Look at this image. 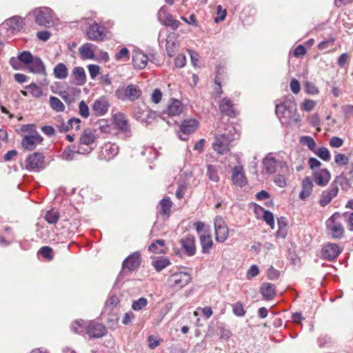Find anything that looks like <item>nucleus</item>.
Masks as SVG:
<instances>
[{
    "label": "nucleus",
    "instance_id": "20e7f679",
    "mask_svg": "<svg viewBox=\"0 0 353 353\" xmlns=\"http://www.w3.org/2000/svg\"><path fill=\"white\" fill-rule=\"evenodd\" d=\"M142 91L140 88L134 84L128 86H119L115 91V96L119 100L134 101L140 98Z\"/></svg>",
    "mask_w": 353,
    "mask_h": 353
},
{
    "label": "nucleus",
    "instance_id": "4d7b16f0",
    "mask_svg": "<svg viewBox=\"0 0 353 353\" xmlns=\"http://www.w3.org/2000/svg\"><path fill=\"white\" fill-rule=\"evenodd\" d=\"M209 179L213 181H218L219 179V177L217 174L216 170L215 169V167L212 165H208V172H207Z\"/></svg>",
    "mask_w": 353,
    "mask_h": 353
},
{
    "label": "nucleus",
    "instance_id": "4468645a",
    "mask_svg": "<svg viewBox=\"0 0 353 353\" xmlns=\"http://www.w3.org/2000/svg\"><path fill=\"white\" fill-rule=\"evenodd\" d=\"M85 332L90 338H101L106 334L107 330L101 323L91 321L86 325Z\"/></svg>",
    "mask_w": 353,
    "mask_h": 353
},
{
    "label": "nucleus",
    "instance_id": "f257e3e1",
    "mask_svg": "<svg viewBox=\"0 0 353 353\" xmlns=\"http://www.w3.org/2000/svg\"><path fill=\"white\" fill-rule=\"evenodd\" d=\"M275 112L283 125H299L302 119L297 112V105L293 97H290L283 103L277 104Z\"/></svg>",
    "mask_w": 353,
    "mask_h": 353
},
{
    "label": "nucleus",
    "instance_id": "5fc2aeb1",
    "mask_svg": "<svg viewBox=\"0 0 353 353\" xmlns=\"http://www.w3.org/2000/svg\"><path fill=\"white\" fill-rule=\"evenodd\" d=\"M119 303V299L117 296L114 294H111L108 299L106 301L105 305L106 307H109L110 310H112Z\"/></svg>",
    "mask_w": 353,
    "mask_h": 353
},
{
    "label": "nucleus",
    "instance_id": "a19ab883",
    "mask_svg": "<svg viewBox=\"0 0 353 353\" xmlns=\"http://www.w3.org/2000/svg\"><path fill=\"white\" fill-rule=\"evenodd\" d=\"M50 105L51 108L58 112H63L65 110V105L61 101L56 97H50Z\"/></svg>",
    "mask_w": 353,
    "mask_h": 353
},
{
    "label": "nucleus",
    "instance_id": "8fccbe9b",
    "mask_svg": "<svg viewBox=\"0 0 353 353\" xmlns=\"http://www.w3.org/2000/svg\"><path fill=\"white\" fill-rule=\"evenodd\" d=\"M77 153H83V152H81L80 150L75 152L71 150L70 148H67L61 154V158L65 161H72L74 159V156Z\"/></svg>",
    "mask_w": 353,
    "mask_h": 353
},
{
    "label": "nucleus",
    "instance_id": "37998d69",
    "mask_svg": "<svg viewBox=\"0 0 353 353\" xmlns=\"http://www.w3.org/2000/svg\"><path fill=\"white\" fill-rule=\"evenodd\" d=\"M314 153L323 161H328L331 159V154L329 150L325 147H321L314 152Z\"/></svg>",
    "mask_w": 353,
    "mask_h": 353
},
{
    "label": "nucleus",
    "instance_id": "f704fd0d",
    "mask_svg": "<svg viewBox=\"0 0 353 353\" xmlns=\"http://www.w3.org/2000/svg\"><path fill=\"white\" fill-rule=\"evenodd\" d=\"M201 245L202 247V252L203 253H208L213 245V241L210 234H203L199 237Z\"/></svg>",
    "mask_w": 353,
    "mask_h": 353
},
{
    "label": "nucleus",
    "instance_id": "e2e57ef3",
    "mask_svg": "<svg viewBox=\"0 0 353 353\" xmlns=\"http://www.w3.org/2000/svg\"><path fill=\"white\" fill-rule=\"evenodd\" d=\"M165 25L170 26L174 30H176L179 28L180 22L174 19L172 15H168L165 19Z\"/></svg>",
    "mask_w": 353,
    "mask_h": 353
},
{
    "label": "nucleus",
    "instance_id": "338daca9",
    "mask_svg": "<svg viewBox=\"0 0 353 353\" xmlns=\"http://www.w3.org/2000/svg\"><path fill=\"white\" fill-rule=\"evenodd\" d=\"M88 71L91 79H94L99 74L100 67L97 65L90 64L88 65Z\"/></svg>",
    "mask_w": 353,
    "mask_h": 353
},
{
    "label": "nucleus",
    "instance_id": "cd10ccee",
    "mask_svg": "<svg viewBox=\"0 0 353 353\" xmlns=\"http://www.w3.org/2000/svg\"><path fill=\"white\" fill-rule=\"evenodd\" d=\"M220 111L229 117H234L236 115L234 104L228 98H224L219 104Z\"/></svg>",
    "mask_w": 353,
    "mask_h": 353
},
{
    "label": "nucleus",
    "instance_id": "bb28decb",
    "mask_svg": "<svg viewBox=\"0 0 353 353\" xmlns=\"http://www.w3.org/2000/svg\"><path fill=\"white\" fill-rule=\"evenodd\" d=\"M312 179L310 176H305L301 183V191L299 194V198L302 200L309 197L313 190Z\"/></svg>",
    "mask_w": 353,
    "mask_h": 353
},
{
    "label": "nucleus",
    "instance_id": "864d4df0",
    "mask_svg": "<svg viewBox=\"0 0 353 353\" xmlns=\"http://www.w3.org/2000/svg\"><path fill=\"white\" fill-rule=\"evenodd\" d=\"M263 219L271 227V228L273 229L274 225V218L273 214L268 210H263Z\"/></svg>",
    "mask_w": 353,
    "mask_h": 353
},
{
    "label": "nucleus",
    "instance_id": "412c9836",
    "mask_svg": "<svg viewBox=\"0 0 353 353\" xmlns=\"http://www.w3.org/2000/svg\"><path fill=\"white\" fill-rule=\"evenodd\" d=\"M141 263L140 253L135 252L128 256L123 262V270L133 271L136 270Z\"/></svg>",
    "mask_w": 353,
    "mask_h": 353
},
{
    "label": "nucleus",
    "instance_id": "72a5a7b5",
    "mask_svg": "<svg viewBox=\"0 0 353 353\" xmlns=\"http://www.w3.org/2000/svg\"><path fill=\"white\" fill-rule=\"evenodd\" d=\"M53 74L58 79H65L68 75V69L64 63H59L54 68Z\"/></svg>",
    "mask_w": 353,
    "mask_h": 353
},
{
    "label": "nucleus",
    "instance_id": "f8f14e48",
    "mask_svg": "<svg viewBox=\"0 0 353 353\" xmlns=\"http://www.w3.org/2000/svg\"><path fill=\"white\" fill-rule=\"evenodd\" d=\"M43 139L41 134L37 131H34L32 134L23 136L21 141V145L24 150L31 151L42 143Z\"/></svg>",
    "mask_w": 353,
    "mask_h": 353
},
{
    "label": "nucleus",
    "instance_id": "6e6552de",
    "mask_svg": "<svg viewBox=\"0 0 353 353\" xmlns=\"http://www.w3.org/2000/svg\"><path fill=\"white\" fill-rule=\"evenodd\" d=\"M191 281V276L190 274L179 272L172 274L168 278V283L170 286L176 290L181 289L187 285Z\"/></svg>",
    "mask_w": 353,
    "mask_h": 353
},
{
    "label": "nucleus",
    "instance_id": "9b49d317",
    "mask_svg": "<svg viewBox=\"0 0 353 353\" xmlns=\"http://www.w3.org/2000/svg\"><path fill=\"white\" fill-rule=\"evenodd\" d=\"M215 239L216 241L223 243L228 236V228L225 221L221 216H216L214 221Z\"/></svg>",
    "mask_w": 353,
    "mask_h": 353
},
{
    "label": "nucleus",
    "instance_id": "49530a36",
    "mask_svg": "<svg viewBox=\"0 0 353 353\" xmlns=\"http://www.w3.org/2000/svg\"><path fill=\"white\" fill-rule=\"evenodd\" d=\"M26 89L35 98H39L43 94V90L41 88L36 85L35 83H31L30 85L26 87Z\"/></svg>",
    "mask_w": 353,
    "mask_h": 353
},
{
    "label": "nucleus",
    "instance_id": "423d86ee",
    "mask_svg": "<svg viewBox=\"0 0 353 353\" xmlns=\"http://www.w3.org/2000/svg\"><path fill=\"white\" fill-rule=\"evenodd\" d=\"M263 170L268 174H272L276 172L278 168L284 172H289L287 163L284 161L276 159L272 154H268L262 161Z\"/></svg>",
    "mask_w": 353,
    "mask_h": 353
},
{
    "label": "nucleus",
    "instance_id": "3c124183",
    "mask_svg": "<svg viewBox=\"0 0 353 353\" xmlns=\"http://www.w3.org/2000/svg\"><path fill=\"white\" fill-rule=\"evenodd\" d=\"M282 174H278L274 176V181L276 185L280 188H284L286 185V176L285 174L288 172H284L281 170Z\"/></svg>",
    "mask_w": 353,
    "mask_h": 353
},
{
    "label": "nucleus",
    "instance_id": "a878e982",
    "mask_svg": "<svg viewBox=\"0 0 353 353\" xmlns=\"http://www.w3.org/2000/svg\"><path fill=\"white\" fill-rule=\"evenodd\" d=\"M183 110V105L181 101L171 99L167 105L166 112L168 115L178 116Z\"/></svg>",
    "mask_w": 353,
    "mask_h": 353
},
{
    "label": "nucleus",
    "instance_id": "ea45409f",
    "mask_svg": "<svg viewBox=\"0 0 353 353\" xmlns=\"http://www.w3.org/2000/svg\"><path fill=\"white\" fill-rule=\"evenodd\" d=\"M80 123L81 120L77 118H72L68 120L66 124H63L61 125V131H68L69 130L74 129L78 130L80 129Z\"/></svg>",
    "mask_w": 353,
    "mask_h": 353
},
{
    "label": "nucleus",
    "instance_id": "39448f33",
    "mask_svg": "<svg viewBox=\"0 0 353 353\" xmlns=\"http://www.w3.org/2000/svg\"><path fill=\"white\" fill-rule=\"evenodd\" d=\"M36 23L44 27H50L54 23L55 16L52 10L48 7L38 8L33 10Z\"/></svg>",
    "mask_w": 353,
    "mask_h": 353
},
{
    "label": "nucleus",
    "instance_id": "0eeeda50",
    "mask_svg": "<svg viewBox=\"0 0 353 353\" xmlns=\"http://www.w3.org/2000/svg\"><path fill=\"white\" fill-rule=\"evenodd\" d=\"M133 117L140 123L148 125L156 118V113L144 104L134 108Z\"/></svg>",
    "mask_w": 353,
    "mask_h": 353
},
{
    "label": "nucleus",
    "instance_id": "f03ea898",
    "mask_svg": "<svg viewBox=\"0 0 353 353\" xmlns=\"http://www.w3.org/2000/svg\"><path fill=\"white\" fill-rule=\"evenodd\" d=\"M238 136L235 128L231 125H228L223 133L214 136L212 144L213 150L220 155L228 153L231 149L232 142L237 139Z\"/></svg>",
    "mask_w": 353,
    "mask_h": 353
},
{
    "label": "nucleus",
    "instance_id": "de8ad7c7",
    "mask_svg": "<svg viewBox=\"0 0 353 353\" xmlns=\"http://www.w3.org/2000/svg\"><path fill=\"white\" fill-rule=\"evenodd\" d=\"M332 183H335L336 185L337 184H339L343 190H346L350 187V183L349 180L343 174H341L336 176Z\"/></svg>",
    "mask_w": 353,
    "mask_h": 353
},
{
    "label": "nucleus",
    "instance_id": "69168bd1",
    "mask_svg": "<svg viewBox=\"0 0 353 353\" xmlns=\"http://www.w3.org/2000/svg\"><path fill=\"white\" fill-rule=\"evenodd\" d=\"M162 99V92L159 88H156L153 90L151 95V100L153 103L157 104Z\"/></svg>",
    "mask_w": 353,
    "mask_h": 353
},
{
    "label": "nucleus",
    "instance_id": "603ef678",
    "mask_svg": "<svg viewBox=\"0 0 353 353\" xmlns=\"http://www.w3.org/2000/svg\"><path fill=\"white\" fill-rule=\"evenodd\" d=\"M148 305V300L141 297L137 301H133L132 308L135 311H139Z\"/></svg>",
    "mask_w": 353,
    "mask_h": 353
},
{
    "label": "nucleus",
    "instance_id": "c03bdc74",
    "mask_svg": "<svg viewBox=\"0 0 353 353\" xmlns=\"http://www.w3.org/2000/svg\"><path fill=\"white\" fill-rule=\"evenodd\" d=\"M59 219V213L54 210H50L48 211L45 216L46 221L50 224H55Z\"/></svg>",
    "mask_w": 353,
    "mask_h": 353
},
{
    "label": "nucleus",
    "instance_id": "052dcab7",
    "mask_svg": "<svg viewBox=\"0 0 353 353\" xmlns=\"http://www.w3.org/2000/svg\"><path fill=\"white\" fill-rule=\"evenodd\" d=\"M233 312L237 316H243L245 314V310L243 305L238 302L233 305Z\"/></svg>",
    "mask_w": 353,
    "mask_h": 353
},
{
    "label": "nucleus",
    "instance_id": "9d476101",
    "mask_svg": "<svg viewBox=\"0 0 353 353\" xmlns=\"http://www.w3.org/2000/svg\"><path fill=\"white\" fill-rule=\"evenodd\" d=\"M45 168L44 156L40 152L30 154L26 160L28 170L39 172Z\"/></svg>",
    "mask_w": 353,
    "mask_h": 353
},
{
    "label": "nucleus",
    "instance_id": "c756f323",
    "mask_svg": "<svg viewBox=\"0 0 353 353\" xmlns=\"http://www.w3.org/2000/svg\"><path fill=\"white\" fill-rule=\"evenodd\" d=\"M260 292L265 300H271L275 295V286L270 283H264L261 285Z\"/></svg>",
    "mask_w": 353,
    "mask_h": 353
},
{
    "label": "nucleus",
    "instance_id": "4c0bfd02",
    "mask_svg": "<svg viewBox=\"0 0 353 353\" xmlns=\"http://www.w3.org/2000/svg\"><path fill=\"white\" fill-rule=\"evenodd\" d=\"M172 206V202L169 197L163 198L160 201L161 214L169 217L171 214V208Z\"/></svg>",
    "mask_w": 353,
    "mask_h": 353
},
{
    "label": "nucleus",
    "instance_id": "b1692460",
    "mask_svg": "<svg viewBox=\"0 0 353 353\" xmlns=\"http://www.w3.org/2000/svg\"><path fill=\"white\" fill-rule=\"evenodd\" d=\"M232 180L236 186L243 187L247 184V179L242 166H236L233 168Z\"/></svg>",
    "mask_w": 353,
    "mask_h": 353
},
{
    "label": "nucleus",
    "instance_id": "2eb2a0df",
    "mask_svg": "<svg viewBox=\"0 0 353 353\" xmlns=\"http://www.w3.org/2000/svg\"><path fill=\"white\" fill-rule=\"evenodd\" d=\"M132 59L134 68L139 70L145 68L149 61H152L151 58L139 50H133Z\"/></svg>",
    "mask_w": 353,
    "mask_h": 353
},
{
    "label": "nucleus",
    "instance_id": "774afa93",
    "mask_svg": "<svg viewBox=\"0 0 353 353\" xmlns=\"http://www.w3.org/2000/svg\"><path fill=\"white\" fill-rule=\"evenodd\" d=\"M341 215L344 216V221H347L348 229L353 231V212H345Z\"/></svg>",
    "mask_w": 353,
    "mask_h": 353
},
{
    "label": "nucleus",
    "instance_id": "a211bd4d",
    "mask_svg": "<svg viewBox=\"0 0 353 353\" xmlns=\"http://www.w3.org/2000/svg\"><path fill=\"white\" fill-rule=\"evenodd\" d=\"M23 19L19 16H14L6 20L1 26L13 33L23 29Z\"/></svg>",
    "mask_w": 353,
    "mask_h": 353
},
{
    "label": "nucleus",
    "instance_id": "c9c22d12",
    "mask_svg": "<svg viewBox=\"0 0 353 353\" xmlns=\"http://www.w3.org/2000/svg\"><path fill=\"white\" fill-rule=\"evenodd\" d=\"M72 74L77 80V84L83 85L86 81L85 70L82 67H75L72 70Z\"/></svg>",
    "mask_w": 353,
    "mask_h": 353
},
{
    "label": "nucleus",
    "instance_id": "6e6d98bb",
    "mask_svg": "<svg viewBox=\"0 0 353 353\" xmlns=\"http://www.w3.org/2000/svg\"><path fill=\"white\" fill-rule=\"evenodd\" d=\"M216 14L217 17L214 18V21L215 23H219L225 19L227 11L226 10H222L221 6L219 5L216 7Z\"/></svg>",
    "mask_w": 353,
    "mask_h": 353
},
{
    "label": "nucleus",
    "instance_id": "e433bc0d",
    "mask_svg": "<svg viewBox=\"0 0 353 353\" xmlns=\"http://www.w3.org/2000/svg\"><path fill=\"white\" fill-rule=\"evenodd\" d=\"M170 265V261L167 257H159L152 262V265L157 272H161Z\"/></svg>",
    "mask_w": 353,
    "mask_h": 353
},
{
    "label": "nucleus",
    "instance_id": "a18cd8bd",
    "mask_svg": "<svg viewBox=\"0 0 353 353\" xmlns=\"http://www.w3.org/2000/svg\"><path fill=\"white\" fill-rule=\"evenodd\" d=\"M86 326L83 320H77L72 323L71 325L72 330L77 334H81L85 330Z\"/></svg>",
    "mask_w": 353,
    "mask_h": 353
},
{
    "label": "nucleus",
    "instance_id": "09e8293b",
    "mask_svg": "<svg viewBox=\"0 0 353 353\" xmlns=\"http://www.w3.org/2000/svg\"><path fill=\"white\" fill-rule=\"evenodd\" d=\"M18 57L19 61L28 65L29 63L32 61V59L34 58L32 54L28 51H23L18 54Z\"/></svg>",
    "mask_w": 353,
    "mask_h": 353
},
{
    "label": "nucleus",
    "instance_id": "473e14b6",
    "mask_svg": "<svg viewBox=\"0 0 353 353\" xmlns=\"http://www.w3.org/2000/svg\"><path fill=\"white\" fill-rule=\"evenodd\" d=\"M178 42L173 35H168L166 39V51L170 57H172L176 52Z\"/></svg>",
    "mask_w": 353,
    "mask_h": 353
},
{
    "label": "nucleus",
    "instance_id": "58836bf2",
    "mask_svg": "<svg viewBox=\"0 0 353 353\" xmlns=\"http://www.w3.org/2000/svg\"><path fill=\"white\" fill-rule=\"evenodd\" d=\"M148 250L155 254H164L165 253V241L161 239L157 240L149 246Z\"/></svg>",
    "mask_w": 353,
    "mask_h": 353
},
{
    "label": "nucleus",
    "instance_id": "4be33fe9",
    "mask_svg": "<svg viewBox=\"0 0 353 353\" xmlns=\"http://www.w3.org/2000/svg\"><path fill=\"white\" fill-rule=\"evenodd\" d=\"M110 107L107 98L101 97L95 100L92 105L93 111L98 116L104 115L108 111Z\"/></svg>",
    "mask_w": 353,
    "mask_h": 353
},
{
    "label": "nucleus",
    "instance_id": "680f3d73",
    "mask_svg": "<svg viewBox=\"0 0 353 353\" xmlns=\"http://www.w3.org/2000/svg\"><path fill=\"white\" fill-rule=\"evenodd\" d=\"M308 164L310 165V168L312 170V172H314V171H316V170H319V169H321L320 168V167L321 165V161L314 157H311L308 159Z\"/></svg>",
    "mask_w": 353,
    "mask_h": 353
},
{
    "label": "nucleus",
    "instance_id": "f3484780",
    "mask_svg": "<svg viewBox=\"0 0 353 353\" xmlns=\"http://www.w3.org/2000/svg\"><path fill=\"white\" fill-rule=\"evenodd\" d=\"M338 192V185H336L335 183H332L328 189L323 191L319 200V205L321 207L326 206L335 196H336Z\"/></svg>",
    "mask_w": 353,
    "mask_h": 353
},
{
    "label": "nucleus",
    "instance_id": "2f4dec72",
    "mask_svg": "<svg viewBox=\"0 0 353 353\" xmlns=\"http://www.w3.org/2000/svg\"><path fill=\"white\" fill-rule=\"evenodd\" d=\"M93 45L90 43L83 44L79 48V52L82 59H92L94 57L92 50Z\"/></svg>",
    "mask_w": 353,
    "mask_h": 353
},
{
    "label": "nucleus",
    "instance_id": "13d9d810",
    "mask_svg": "<svg viewBox=\"0 0 353 353\" xmlns=\"http://www.w3.org/2000/svg\"><path fill=\"white\" fill-rule=\"evenodd\" d=\"M79 112L84 118L89 117V108L83 101H81L79 104Z\"/></svg>",
    "mask_w": 353,
    "mask_h": 353
},
{
    "label": "nucleus",
    "instance_id": "aec40b11",
    "mask_svg": "<svg viewBox=\"0 0 353 353\" xmlns=\"http://www.w3.org/2000/svg\"><path fill=\"white\" fill-rule=\"evenodd\" d=\"M119 153V147L115 143H106L101 148L100 159L109 161Z\"/></svg>",
    "mask_w": 353,
    "mask_h": 353
},
{
    "label": "nucleus",
    "instance_id": "7ed1b4c3",
    "mask_svg": "<svg viewBox=\"0 0 353 353\" xmlns=\"http://www.w3.org/2000/svg\"><path fill=\"white\" fill-rule=\"evenodd\" d=\"M344 216L339 212L332 214L326 221L328 234L334 239H341L344 236Z\"/></svg>",
    "mask_w": 353,
    "mask_h": 353
},
{
    "label": "nucleus",
    "instance_id": "ddd939ff",
    "mask_svg": "<svg viewBox=\"0 0 353 353\" xmlns=\"http://www.w3.org/2000/svg\"><path fill=\"white\" fill-rule=\"evenodd\" d=\"M198 125L199 123L196 119L184 120L180 125L179 139L183 141L187 140L188 135L196 130Z\"/></svg>",
    "mask_w": 353,
    "mask_h": 353
},
{
    "label": "nucleus",
    "instance_id": "c85d7f7f",
    "mask_svg": "<svg viewBox=\"0 0 353 353\" xmlns=\"http://www.w3.org/2000/svg\"><path fill=\"white\" fill-rule=\"evenodd\" d=\"M28 69L30 72L36 74H45L46 69L43 63L39 57H34L29 65Z\"/></svg>",
    "mask_w": 353,
    "mask_h": 353
},
{
    "label": "nucleus",
    "instance_id": "bf43d9fd",
    "mask_svg": "<svg viewBox=\"0 0 353 353\" xmlns=\"http://www.w3.org/2000/svg\"><path fill=\"white\" fill-rule=\"evenodd\" d=\"M334 161L337 165L342 166L347 165L349 159L347 157L343 154H337L334 157Z\"/></svg>",
    "mask_w": 353,
    "mask_h": 353
},
{
    "label": "nucleus",
    "instance_id": "5701e85b",
    "mask_svg": "<svg viewBox=\"0 0 353 353\" xmlns=\"http://www.w3.org/2000/svg\"><path fill=\"white\" fill-rule=\"evenodd\" d=\"M113 121L115 125L121 131L125 133L130 132V126L128 123V120L124 114L121 112L116 113L113 116Z\"/></svg>",
    "mask_w": 353,
    "mask_h": 353
},
{
    "label": "nucleus",
    "instance_id": "79ce46f5",
    "mask_svg": "<svg viewBox=\"0 0 353 353\" xmlns=\"http://www.w3.org/2000/svg\"><path fill=\"white\" fill-rule=\"evenodd\" d=\"M300 142L303 145L307 146L313 152L316 150V142L314 139L309 136H303L300 138Z\"/></svg>",
    "mask_w": 353,
    "mask_h": 353
},
{
    "label": "nucleus",
    "instance_id": "6ab92c4d",
    "mask_svg": "<svg viewBox=\"0 0 353 353\" xmlns=\"http://www.w3.org/2000/svg\"><path fill=\"white\" fill-rule=\"evenodd\" d=\"M341 252V250L337 244L328 243L322 248V256L326 260L332 261L339 256Z\"/></svg>",
    "mask_w": 353,
    "mask_h": 353
},
{
    "label": "nucleus",
    "instance_id": "393cba45",
    "mask_svg": "<svg viewBox=\"0 0 353 353\" xmlns=\"http://www.w3.org/2000/svg\"><path fill=\"white\" fill-rule=\"evenodd\" d=\"M181 245L188 256H193L196 252L195 238L188 235L180 241Z\"/></svg>",
    "mask_w": 353,
    "mask_h": 353
},
{
    "label": "nucleus",
    "instance_id": "7c9ffc66",
    "mask_svg": "<svg viewBox=\"0 0 353 353\" xmlns=\"http://www.w3.org/2000/svg\"><path fill=\"white\" fill-rule=\"evenodd\" d=\"M96 139L95 132L90 128H87L84 130L79 141L81 144L88 145L94 143Z\"/></svg>",
    "mask_w": 353,
    "mask_h": 353
},
{
    "label": "nucleus",
    "instance_id": "dca6fc26",
    "mask_svg": "<svg viewBox=\"0 0 353 353\" xmlns=\"http://www.w3.org/2000/svg\"><path fill=\"white\" fill-rule=\"evenodd\" d=\"M331 179V174L326 168L319 169L312 172V180L321 187L326 186Z\"/></svg>",
    "mask_w": 353,
    "mask_h": 353
},
{
    "label": "nucleus",
    "instance_id": "1a4fd4ad",
    "mask_svg": "<svg viewBox=\"0 0 353 353\" xmlns=\"http://www.w3.org/2000/svg\"><path fill=\"white\" fill-rule=\"evenodd\" d=\"M106 28L105 26L97 23H94L88 28L86 35L88 39L94 41H101L106 36Z\"/></svg>",
    "mask_w": 353,
    "mask_h": 353
},
{
    "label": "nucleus",
    "instance_id": "0e129e2a",
    "mask_svg": "<svg viewBox=\"0 0 353 353\" xmlns=\"http://www.w3.org/2000/svg\"><path fill=\"white\" fill-rule=\"evenodd\" d=\"M39 253L46 259L51 260L52 259V250L48 246H43L39 250Z\"/></svg>",
    "mask_w": 353,
    "mask_h": 353
}]
</instances>
